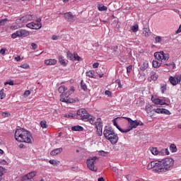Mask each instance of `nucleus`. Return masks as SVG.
I'll list each match as a JSON object with an SVG mask.
<instances>
[{"label": "nucleus", "mask_w": 181, "mask_h": 181, "mask_svg": "<svg viewBox=\"0 0 181 181\" xmlns=\"http://www.w3.org/2000/svg\"><path fill=\"white\" fill-rule=\"evenodd\" d=\"M122 118H124V119L127 120V125L129 126L127 129L120 128L115 119H113V125H115V127H116V128H117V129H119V131L123 134H127V132H129V131H132V129H135V128H138V127H142V125H144L142 122H138V120H132V119L129 117H123Z\"/></svg>", "instance_id": "1"}, {"label": "nucleus", "mask_w": 181, "mask_h": 181, "mask_svg": "<svg viewBox=\"0 0 181 181\" xmlns=\"http://www.w3.org/2000/svg\"><path fill=\"white\" fill-rule=\"evenodd\" d=\"M58 91L61 94L60 101L62 103H66V104H72L73 103H76V100L69 98L75 91V89L73 86L70 88V90H67V88H66V86H61L58 88Z\"/></svg>", "instance_id": "2"}, {"label": "nucleus", "mask_w": 181, "mask_h": 181, "mask_svg": "<svg viewBox=\"0 0 181 181\" xmlns=\"http://www.w3.org/2000/svg\"><path fill=\"white\" fill-rule=\"evenodd\" d=\"M103 135L107 141H110L112 145H115L118 142V136L114 132V129L111 127H105L103 131Z\"/></svg>", "instance_id": "3"}, {"label": "nucleus", "mask_w": 181, "mask_h": 181, "mask_svg": "<svg viewBox=\"0 0 181 181\" xmlns=\"http://www.w3.org/2000/svg\"><path fill=\"white\" fill-rule=\"evenodd\" d=\"M78 117L82 119V121H84L85 122H87V121H89L90 124H94V119H95V117L88 114L87 110L86 109L81 108L79 109L76 112Z\"/></svg>", "instance_id": "4"}, {"label": "nucleus", "mask_w": 181, "mask_h": 181, "mask_svg": "<svg viewBox=\"0 0 181 181\" xmlns=\"http://www.w3.org/2000/svg\"><path fill=\"white\" fill-rule=\"evenodd\" d=\"M147 169L151 170L153 169L155 172L158 173H165L163 170V165L162 164V160H153L151 161L147 165Z\"/></svg>", "instance_id": "5"}, {"label": "nucleus", "mask_w": 181, "mask_h": 181, "mask_svg": "<svg viewBox=\"0 0 181 181\" xmlns=\"http://www.w3.org/2000/svg\"><path fill=\"white\" fill-rule=\"evenodd\" d=\"M97 162H98L97 156L90 157L86 160L87 167L92 172H97L98 170V168L95 165Z\"/></svg>", "instance_id": "6"}, {"label": "nucleus", "mask_w": 181, "mask_h": 181, "mask_svg": "<svg viewBox=\"0 0 181 181\" xmlns=\"http://www.w3.org/2000/svg\"><path fill=\"white\" fill-rule=\"evenodd\" d=\"M163 164V169L164 172H168L172 168H173V165H175V160L172 158H166L161 160Z\"/></svg>", "instance_id": "7"}, {"label": "nucleus", "mask_w": 181, "mask_h": 181, "mask_svg": "<svg viewBox=\"0 0 181 181\" xmlns=\"http://www.w3.org/2000/svg\"><path fill=\"white\" fill-rule=\"evenodd\" d=\"M91 125H95L96 128V134L98 136H103V120L101 118L94 119V123Z\"/></svg>", "instance_id": "8"}, {"label": "nucleus", "mask_w": 181, "mask_h": 181, "mask_svg": "<svg viewBox=\"0 0 181 181\" xmlns=\"http://www.w3.org/2000/svg\"><path fill=\"white\" fill-rule=\"evenodd\" d=\"M154 57L159 62H167L169 60V54H165L163 51L154 53Z\"/></svg>", "instance_id": "9"}, {"label": "nucleus", "mask_w": 181, "mask_h": 181, "mask_svg": "<svg viewBox=\"0 0 181 181\" xmlns=\"http://www.w3.org/2000/svg\"><path fill=\"white\" fill-rule=\"evenodd\" d=\"M33 17L32 15H25L21 18H18L16 20V25H21L22 23H28V22L33 21Z\"/></svg>", "instance_id": "10"}, {"label": "nucleus", "mask_w": 181, "mask_h": 181, "mask_svg": "<svg viewBox=\"0 0 181 181\" xmlns=\"http://www.w3.org/2000/svg\"><path fill=\"white\" fill-rule=\"evenodd\" d=\"M25 129H17L15 132L14 138L17 142H23V132Z\"/></svg>", "instance_id": "11"}, {"label": "nucleus", "mask_w": 181, "mask_h": 181, "mask_svg": "<svg viewBox=\"0 0 181 181\" xmlns=\"http://www.w3.org/2000/svg\"><path fill=\"white\" fill-rule=\"evenodd\" d=\"M169 81L172 86H177L181 81V74H176L175 76H170Z\"/></svg>", "instance_id": "12"}, {"label": "nucleus", "mask_w": 181, "mask_h": 181, "mask_svg": "<svg viewBox=\"0 0 181 181\" xmlns=\"http://www.w3.org/2000/svg\"><path fill=\"white\" fill-rule=\"evenodd\" d=\"M23 136V142H25V144H32V134H30V132L24 129Z\"/></svg>", "instance_id": "13"}, {"label": "nucleus", "mask_w": 181, "mask_h": 181, "mask_svg": "<svg viewBox=\"0 0 181 181\" xmlns=\"http://www.w3.org/2000/svg\"><path fill=\"white\" fill-rule=\"evenodd\" d=\"M66 57L68 60H71V61L77 60V62H80V60H81V57H80V56H78L77 53L74 52L73 54L70 51H67Z\"/></svg>", "instance_id": "14"}, {"label": "nucleus", "mask_w": 181, "mask_h": 181, "mask_svg": "<svg viewBox=\"0 0 181 181\" xmlns=\"http://www.w3.org/2000/svg\"><path fill=\"white\" fill-rule=\"evenodd\" d=\"M64 18L66 21H67L68 22H70V23H72V22H74V21H76V16L73 15L71 12L65 13Z\"/></svg>", "instance_id": "15"}, {"label": "nucleus", "mask_w": 181, "mask_h": 181, "mask_svg": "<svg viewBox=\"0 0 181 181\" xmlns=\"http://www.w3.org/2000/svg\"><path fill=\"white\" fill-rule=\"evenodd\" d=\"M27 28H29L30 29H40L42 28V23H37L35 22L29 23L26 25Z\"/></svg>", "instance_id": "16"}, {"label": "nucleus", "mask_w": 181, "mask_h": 181, "mask_svg": "<svg viewBox=\"0 0 181 181\" xmlns=\"http://www.w3.org/2000/svg\"><path fill=\"white\" fill-rule=\"evenodd\" d=\"M35 176H36V172H31L29 173L28 174L24 175L21 180L24 181V180H32V179H33V177H35Z\"/></svg>", "instance_id": "17"}, {"label": "nucleus", "mask_w": 181, "mask_h": 181, "mask_svg": "<svg viewBox=\"0 0 181 181\" xmlns=\"http://www.w3.org/2000/svg\"><path fill=\"white\" fill-rule=\"evenodd\" d=\"M56 63H57V60H56L54 59H46L45 61V64L46 66H54V64H56Z\"/></svg>", "instance_id": "18"}, {"label": "nucleus", "mask_w": 181, "mask_h": 181, "mask_svg": "<svg viewBox=\"0 0 181 181\" xmlns=\"http://www.w3.org/2000/svg\"><path fill=\"white\" fill-rule=\"evenodd\" d=\"M18 33L20 37H26V36H29V31L24 29L18 30Z\"/></svg>", "instance_id": "19"}, {"label": "nucleus", "mask_w": 181, "mask_h": 181, "mask_svg": "<svg viewBox=\"0 0 181 181\" xmlns=\"http://www.w3.org/2000/svg\"><path fill=\"white\" fill-rule=\"evenodd\" d=\"M62 152H63V148H59L52 150L50 153V155H52V156H54L56 155H59V153H62Z\"/></svg>", "instance_id": "20"}, {"label": "nucleus", "mask_w": 181, "mask_h": 181, "mask_svg": "<svg viewBox=\"0 0 181 181\" xmlns=\"http://www.w3.org/2000/svg\"><path fill=\"white\" fill-rule=\"evenodd\" d=\"M143 35L145 37H149L151 36V30L148 27L143 28Z\"/></svg>", "instance_id": "21"}, {"label": "nucleus", "mask_w": 181, "mask_h": 181, "mask_svg": "<svg viewBox=\"0 0 181 181\" xmlns=\"http://www.w3.org/2000/svg\"><path fill=\"white\" fill-rule=\"evenodd\" d=\"M149 78H151V80H153V81H156L158 78H159V76L156 74V72L153 71L150 73Z\"/></svg>", "instance_id": "22"}, {"label": "nucleus", "mask_w": 181, "mask_h": 181, "mask_svg": "<svg viewBox=\"0 0 181 181\" xmlns=\"http://www.w3.org/2000/svg\"><path fill=\"white\" fill-rule=\"evenodd\" d=\"M84 129V128H83V127L80 126V125H76L71 127V131H76V132H83Z\"/></svg>", "instance_id": "23"}, {"label": "nucleus", "mask_w": 181, "mask_h": 181, "mask_svg": "<svg viewBox=\"0 0 181 181\" xmlns=\"http://www.w3.org/2000/svg\"><path fill=\"white\" fill-rule=\"evenodd\" d=\"M86 76L90 78H95V72L93 70H90L86 72Z\"/></svg>", "instance_id": "24"}, {"label": "nucleus", "mask_w": 181, "mask_h": 181, "mask_svg": "<svg viewBox=\"0 0 181 181\" xmlns=\"http://www.w3.org/2000/svg\"><path fill=\"white\" fill-rule=\"evenodd\" d=\"M149 64L148 63V61H145L143 64V65L140 67V70L142 71L146 70V69L148 67Z\"/></svg>", "instance_id": "25"}, {"label": "nucleus", "mask_w": 181, "mask_h": 181, "mask_svg": "<svg viewBox=\"0 0 181 181\" xmlns=\"http://www.w3.org/2000/svg\"><path fill=\"white\" fill-rule=\"evenodd\" d=\"M149 151L153 155H158V153H159V151L156 147H151Z\"/></svg>", "instance_id": "26"}, {"label": "nucleus", "mask_w": 181, "mask_h": 181, "mask_svg": "<svg viewBox=\"0 0 181 181\" xmlns=\"http://www.w3.org/2000/svg\"><path fill=\"white\" fill-rule=\"evenodd\" d=\"M170 151L173 153H175V152H177V148L176 147V145H175L174 144H172L170 146Z\"/></svg>", "instance_id": "27"}, {"label": "nucleus", "mask_w": 181, "mask_h": 181, "mask_svg": "<svg viewBox=\"0 0 181 181\" xmlns=\"http://www.w3.org/2000/svg\"><path fill=\"white\" fill-rule=\"evenodd\" d=\"M40 125L41 127V128H42V129H46V128H47V122H46V120H42L40 122Z\"/></svg>", "instance_id": "28"}, {"label": "nucleus", "mask_w": 181, "mask_h": 181, "mask_svg": "<svg viewBox=\"0 0 181 181\" xmlns=\"http://www.w3.org/2000/svg\"><path fill=\"white\" fill-rule=\"evenodd\" d=\"M162 63L159 62L158 61L153 60V67L155 69H158V67H160Z\"/></svg>", "instance_id": "29"}, {"label": "nucleus", "mask_w": 181, "mask_h": 181, "mask_svg": "<svg viewBox=\"0 0 181 181\" xmlns=\"http://www.w3.org/2000/svg\"><path fill=\"white\" fill-rule=\"evenodd\" d=\"M59 62L60 64H62V66H67V63H66V59H64V57H59Z\"/></svg>", "instance_id": "30"}, {"label": "nucleus", "mask_w": 181, "mask_h": 181, "mask_svg": "<svg viewBox=\"0 0 181 181\" xmlns=\"http://www.w3.org/2000/svg\"><path fill=\"white\" fill-rule=\"evenodd\" d=\"M151 101L153 103V104H156V105H159L160 99L158 98H154L153 96L151 97Z\"/></svg>", "instance_id": "31"}, {"label": "nucleus", "mask_w": 181, "mask_h": 181, "mask_svg": "<svg viewBox=\"0 0 181 181\" xmlns=\"http://www.w3.org/2000/svg\"><path fill=\"white\" fill-rule=\"evenodd\" d=\"M98 11H107L108 8L103 4H98Z\"/></svg>", "instance_id": "32"}, {"label": "nucleus", "mask_w": 181, "mask_h": 181, "mask_svg": "<svg viewBox=\"0 0 181 181\" xmlns=\"http://www.w3.org/2000/svg\"><path fill=\"white\" fill-rule=\"evenodd\" d=\"M131 29L132 30V32H138V30H139V26L138 25V24H135L134 25L131 27Z\"/></svg>", "instance_id": "33"}, {"label": "nucleus", "mask_w": 181, "mask_h": 181, "mask_svg": "<svg viewBox=\"0 0 181 181\" xmlns=\"http://www.w3.org/2000/svg\"><path fill=\"white\" fill-rule=\"evenodd\" d=\"M165 66H167L168 67H170L171 70H174V69H175L176 67V64H174V62L165 64Z\"/></svg>", "instance_id": "34"}, {"label": "nucleus", "mask_w": 181, "mask_h": 181, "mask_svg": "<svg viewBox=\"0 0 181 181\" xmlns=\"http://www.w3.org/2000/svg\"><path fill=\"white\" fill-rule=\"evenodd\" d=\"M168 101V98H163V99H160L159 105H166V102Z\"/></svg>", "instance_id": "35"}, {"label": "nucleus", "mask_w": 181, "mask_h": 181, "mask_svg": "<svg viewBox=\"0 0 181 181\" xmlns=\"http://www.w3.org/2000/svg\"><path fill=\"white\" fill-rule=\"evenodd\" d=\"M5 89H1L0 90V97H1V100H4V98H5V97H6V94L4 93Z\"/></svg>", "instance_id": "36"}, {"label": "nucleus", "mask_w": 181, "mask_h": 181, "mask_svg": "<svg viewBox=\"0 0 181 181\" xmlns=\"http://www.w3.org/2000/svg\"><path fill=\"white\" fill-rule=\"evenodd\" d=\"M11 37H12V39H16V37H20L19 31L17 30L16 32L13 33L11 35Z\"/></svg>", "instance_id": "37"}, {"label": "nucleus", "mask_w": 181, "mask_h": 181, "mask_svg": "<svg viewBox=\"0 0 181 181\" xmlns=\"http://www.w3.org/2000/svg\"><path fill=\"white\" fill-rule=\"evenodd\" d=\"M163 110V108H160V107L153 110V111H154V112H156V114H162Z\"/></svg>", "instance_id": "38"}, {"label": "nucleus", "mask_w": 181, "mask_h": 181, "mask_svg": "<svg viewBox=\"0 0 181 181\" xmlns=\"http://www.w3.org/2000/svg\"><path fill=\"white\" fill-rule=\"evenodd\" d=\"M21 69H25V70H28V69H30V66L29 64H23L20 66Z\"/></svg>", "instance_id": "39"}, {"label": "nucleus", "mask_w": 181, "mask_h": 181, "mask_svg": "<svg viewBox=\"0 0 181 181\" xmlns=\"http://www.w3.org/2000/svg\"><path fill=\"white\" fill-rule=\"evenodd\" d=\"M163 39V37H162L160 36H156V38H155L156 43H161Z\"/></svg>", "instance_id": "40"}, {"label": "nucleus", "mask_w": 181, "mask_h": 181, "mask_svg": "<svg viewBox=\"0 0 181 181\" xmlns=\"http://www.w3.org/2000/svg\"><path fill=\"white\" fill-rule=\"evenodd\" d=\"M81 89L83 90V91H86V90H87V85H86V83H84L83 81H81Z\"/></svg>", "instance_id": "41"}, {"label": "nucleus", "mask_w": 181, "mask_h": 181, "mask_svg": "<svg viewBox=\"0 0 181 181\" xmlns=\"http://www.w3.org/2000/svg\"><path fill=\"white\" fill-rule=\"evenodd\" d=\"M161 114H164L165 115H170V111H169L168 110L165 109V108H163V113Z\"/></svg>", "instance_id": "42"}, {"label": "nucleus", "mask_w": 181, "mask_h": 181, "mask_svg": "<svg viewBox=\"0 0 181 181\" xmlns=\"http://www.w3.org/2000/svg\"><path fill=\"white\" fill-rule=\"evenodd\" d=\"M64 117H65V118H74L76 115H74L73 113H69V114H65Z\"/></svg>", "instance_id": "43"}, {"label": "nucleus", "mask_w": 181, "mask_h": 181, "mask_svg": "<svg viewBox=\"0 0 181 181\" xmlns=\"http://www.w3.org/2000/svg\"><path fill=\"white\" fill-rule=\"evenodd\" d=\"M6 22H8V18H4V19L0 20V26H4V25H5V23H6Z\"/></svg>", "instance_id": "44"}, {"label": "nucleus", "mask_w": 181, "mask_h": 181, "mask_svg": "<svg viewBox=\"0 0 181 181\" xmlns=\"http://www.w3.org/2000/svg\"><path fill=\"white\" fill-rule=\"evenodd\" d=\"M4 170H5V169L0 166V181L2 180V176H4Z\"/></svg>", "instance_id": "45"}, {"label": "nucleus", "mask_w": 181, "mask_h": 181, "mask_svg": "<svg viewBox=\"0 0 181 181\" xmlns=\"http://www.w3.org/2000/svg\"><path fill=\"white\" fill-rule=\"evenodd\" d=\"M2 112L3 117H4L5 118H6L8 117H11V113H9L8 112Z\"/></svg>", "instance_id": "46"}, {"label": "nucleus", "mask_w": 181, "mask_h": 181, "mask_svg": "<svg viewBox=\"0 0 181 181\" xmlns=\"http://www.w3.org/2000/svg\"><path fill=\"white\" fill-rule=\"evenodd\" d=\"M10 28L12 30H16V29H19V28H22V26H21V25H11Z\"/></svg>", "instance_id": "47"}, {"label": "nucleus", "mask_w": 181, "mask_h": 181, "mask_svg": "<svg viewBox=\"0 0 181 181\" xmlns=\"http://www.w3.org/2000/svg\"><path fill=\"white\" fill-rule=\"evenodd\" d=\"M31 47L33 50H36L37 49V45L36 43H31Z\"/></svg>", "instance_id": "48"}, {"label": "nucleus", "mask_w": 181, "mask_h": 181, "mask_svg": "<svg viewBox=\"0 0 181 181\" xmlns=\"http://www.w3.org/2000/svg\"><path fill=\"white\" fill-rule=\"evenodd\" d=\"M30 95V90H25L23 93V97H29Z\"/></svg>", "instance_id": "49"}, {"label": "nucleus", "mask_w": 181, "mask_h": 181, "mask_svg": "<svg viewBox=\"0 0 181 181\" xmlns=\"http://www.w3.org/2000/svg\"><path fill=\"white\" fill-rule=\"evenodd\" d=\"M162 94H164L165 91H166V85H163L160 87Z\"/></svg>", "instance_id": "50"}, {"label": "nucleus", "mask_w": 181, "mask_h": 181, "mask_svg": "<svg viewBox=\"0 0 181 181\" xmlns=\"http://www.w3.org/2000/svg\"><path fill=\"white\" fill-rule=\"evenodd\" d=\"M132 71V65H129L127 67V73H131Z\"/></svg>", "instance_id": "51"}, {"label": "nucleus", "mask_w": 181, "mask_h": 181, "mask_svg": "<svg viewBox=\"0 0 181 181\" xmlns=\"http://www.w3.org/2000/svg\"><path fill=\"white\" fill-rule=\"evenodd\" d=\"M49 163L51 164V165H54V166H56V165H57V162L55 160H50L49 161Z\"/></svg>", "instance_id": "52"}, {"label": "nucleus", "mask_w": 181, "mask_h": 181, "mask_svg": "<svg viewBox=\"0 0 181 181\" xmlns=\"http://www.w3.org/2000/svg\"><path fill=\"white\" fill-rule=\"evenodd\" d=\"M7 84H8V86H13V81H6L4 83V86H7Z\"/></svg>", "instance_id": "53"}, {"label": "nucleus", "mask_w": 181, "mask_h": 181, "mask_svg": "<svg viewBox=\"0 0 181 181\" xmlns=\"http://www.w3.org/2000/svg\"><path fill=\"white\" fill-rule=\"evenodd\" d=\"M98 66H100V64L98 62L94 63L93 64V69H97L98 67Z\"/></svg>", "instance_id": "54"}, {"label": "nucleus", "mask_w": 181, "mask_h": 181, "mask_svg": "<svg viewBox=\"0 0 181 181\" xmlns=\"http://www.w3.org/2000/svg\"><path fill=\"white\" fill-rule=\"evenodd\" d=\"M116 82H117V84H118L119 88H122V85L121 84V81L117 80Z\"/></svg>", "instance_id": "55"}, {"label": "nucleus", "mask_w": 181, "mask_h": 181, "mask_svg": "<svg viewBox=\"0 0 181 181\" xmlns=\"http://www.w3.org/2000/svg\"><path fill=\"white\" fill-rule=\"evenodd\" d=\"M105 95H108V97H110L111 95V91L105 90Z\"/></svg>", "instance_id": "56"}, {"label": "nucleus", "mask_w": 181, "mask_h": 181, "mask_svg": "<svg viewBox=\"0 0 181 181\" xmlns=\"http://www.w3.org/2000/svg\"><path fill=\"white\" fill-rule=\"evenodd\" d=\"M52 40H57V39H59V36L54 35H52Z\"/></svg>", "instance_id": "57"}, {"label": "nucleus", "mask_w": 181, "mask_h": 181, "mask_svg": "<svg viewBox=\"0 0 181 181\" xmlns=\"http://www.w3.org/2000/svg\"><path fill=\"white\" fill-rule=\"evenodd\" d=\"M5 52H6V49L2 48V49L0 50V54H5Z\"/></svg>", "instance_id": "58"}, {"label": "nucleus", "mask_w": 181, "mask_h": 181, "mask_svg": "<svg viewBox=\"0 0 181 181\" xmlns=\"http://www.w3.org/2000/svg\"><path fill=\"white\" fill-rule=\"evenodd\" d=\"M117 49H118V46H117V45L111 47V50H114L115 52V50H117Z\"/></svg>", "instance_id": "59"}, {"label": "nucleus", "mask_w": 181, "mask_h": 181, "mask_svg": "<svg viewBox=\"0 0 181 181\" xmlns=\"http://www.w3.org/2000/svg\"><path fill=\"white\" fill-rule=\"evenodd\" d=\"M181 33V25L179 26V28L176 31V33Z\"/></svg>", "instance_id": "60"}, {"label": "nucleus", "mask_w": 181, "mask_h": 181, "mask_svg": "<svg viewBox=\"0 0 181 181\" xmlns=\"http://www.w3.org/2000/svg\"><path fill=\"white\" fill-rule=\"evenodd\" d=\"M6 163H7V162L5 160H3L1 161V165H6Z\"/></svg>", "instance_id": "61"}, {"label": "nucleus", "mask_w": 181, "mask_h": 181, "mask_svg": "<svg viewBox=\"0 0 181 181\" xmlns=\"http://www.w3.org/2000/svg\"><path fill=\"white\" fill-rule=\"evenodd\" d=\"M15 60H16V62H21V57H15Z\"/></svg>", "instance_id": "62"}, {"label": "nucleus", "mask_w": 181, "mask_h": 181, "mask_svg": "<svg viewBox=\"0 0 181 181\" xmlns=\"http://www.w3.org/2000/svg\"><path fill=\"white\" fill-rule=\"evenodd\" d=\"M37 23H42L40 22H42V18H37L36 21Z\"/></svg>", "instance_id": "63"}, {"label": "nucleus", "mask_w": 181, "mask_h": 181, "mask_svg": "<svg viewBox=\"0 0 181 181\" xmlns=\"http://www.w3.org/2000/svg\"><path fill=\"white\" fill-rule=\"evenodd\" d=\"M98 181H105L103 177H100L98 179Z\"/></svg>", "instance_id": "64"}]
</instances>
